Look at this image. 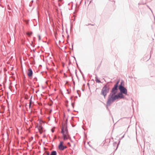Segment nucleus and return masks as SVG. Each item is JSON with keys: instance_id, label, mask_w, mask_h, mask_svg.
I'll return each mask as SVG.
<instances>
[{"instance_id": "nucleus-1", "label": "nucleus", "mask_w": 155, "mask_h": 155, "mask_svg": "<svg viewBox=\"0 0 155 155\" xmlns=\"http://www.w3.org/2000/svg\"><path fill=\"white\" fill-rule=\"evenodd\" d=\"M124 96L123 95V94L120 92H118L117 94H116L114 95L110 99H108L107 101V106H110L111 104L118 99H122L124 98Z\"/></svg>"}, {"instance_id": "nucleus-2", "label": "nucleus", "mask_w": 155, "mask_h": 155, "mask_svg": "<svg viewBox=\"0 0 155 155\" xmlns=\"http://www.w3.org/2000/svg\"><path fill=\"white\" fill-rule=\"evenodd\" d=\"M108 82L105 85L102 89L100 94L104 96V98H105L107 94L109 92L110 87L109 85L108 84Z\"/></svg>"}, {"instance_id": "nucleus-3", "label": "nucleus", "mask_w": 155, "mask_h": 155, "mask_svg": "<svg viewBox=\"0 0 155 155\" xmlns=\"http://www.w3.org/2000/svg\"><path fill=\"white\" fill-rule=\"evenodd\" d=\"M118 89V86L114 85L110 93L108 96V99H110L114 95L116 94L117 92Z\"/></svg>"}, {"instance_id": "nucleus-4", "label": "nucleus", "mask_w": 155, "mask_h": 155, "mask_svg": "<svg viewBox=\"0 0 155 155\" xmlns=\"http://www.w3.org/2000/svg\"><path fill=\"white\" fill-rule=\"evenodd\" d=\"M67 121H68V118H67L65 121L64 124V127L65 128L64 129V131H65V134H68V126H67Z\"/></svg>"}, {"instance_id": "nucleus-5", "label": "nucleus", "mask_w": 155, "mask_h": 155, "mask_svg": "<svg viewBox=\"0 0 155 155\" xmlns=\"http://www.w3.org/2000/svg\"><path fill=\"white\" fill-rule=\"evenodd\" d=\"M33 74V72L32 69L31 68H29L27 74L28 76L31 78L32 77Z\"/></svg>"}, {"instance_id": "nucleus-6", "label": "nucleus", "mask_w": 155, "mask_h": 155, "mask_svg": "<svg viewBox=\"0 0 155 155\" xmlns=\"http://www.w3.org/2000/svg\"><path fill=\"white\" fill-rule=\"evenodd\" d=\"M64 142L63 141H61L58 146L59 149L61 150H63L64 145H63Z\"/></svg>"}, {"instance_id": "nucleus-7", "label": "nucleus", "mask_w": 155, "mask_h": 155, "mask_svg": "<svg viewBox=\"0 0 155 155\" xmlns=\"http://www.w3.org/2000/svg\"><path fill=\"white\" fill-rule=\"evenodd\" d=\"M119 90L120 91V92L124 94L128 95L127 94V89L125 87L123 89H121Z\"/></svg>"}, {"instance_id": "nucleus-8", "label": "nucleus", "mask_w": 155, "mask_h": 155, "mask_svg": "<svg viewBox=\"0 0 155 155\" xmlns=\"http://www.w3.org/2000/svg\"><path fill=\"white\" fill-rule=\"evenodd\" d=\"M39 132L40 134L42 133L43 132V127L42 125H40L38 129Z\"/></svg>"}, {"instance_id": "nucleus-9", "label": "nucleus", "mask_w": 155, "mask_h": 155, "mask_svg": "<svg viewBox=\"0 0 155 155\" xmlns=\"http://www.w3.org/2000/svg\"><path fill=\"white\" fill-rule=\"evenodd\" d=\"M120 141H119V143H117L116 142H115L113 143V146L115 147L116 146V148L115 150H116L117 149V148L118 147L119 144V143H120Z\"/></svg>"}, {"instance_id": "nucleus-10", "label": "nucleus", "mask_w": 155, "mask_h": 155, "mask_svg": "<svg viewBox=\"0 0 155 155\" xmlns=\"http://www.w3.org/2000/svg\"><path fill=\"white\" fill-rule=\"evenodd\" d=\"M64 129L65 128L64 127V124H63V126L61 128V133L62 134H65V131H64Z\"/></svg>"}, {"instance_id": "nucleus-11", "label": "nucleus", "mask_w": 155, "mask_h": 155, "mask_svg": "<svg viewBox=\"0 0 155 155\" xmlns=\"http://www.w3.org/2000/svg\"><path fill=\"white\" fill-rule=\"evenodd\" d=\"M95 79V81L97 82L98 83H101V81L99 80L98 79V77L97 75H96Z\"/></svg>"}, {"instance_id": "nucleus-12", "label": "nucleus", "mask_w": 155, "mask_h": 155, "mask_svg": "<svg viewBox=\"0 0 155 155\" xmlns=\"http://www.w3.org/2000/svg\"><path fill=\"white\" fill-rule=\"evenodd\" d=\"M51 155H57V153L56 151L53 150L51 152Z\"/></svg>"}, {"instance_id": "nucleus-13", "label": "nucleus", "mask_w": 155, "mask_h": 155, "mask_svg": "<svg viewBox=\"0 0 155 155\" xmlns=\"http://www.w3.org/2000/svg\"><path fill=\"white\" fill-rule=\"evenodd\" d=\"M124 85H119L118 86V89L119 90L121 89L124 88H125Z\"/></svg>"}, {"instance_id": "nucleus-14", "label": "nucleus", "mask_w": 155, "mask_h": 155, "mask_svg": "<svg viewBox=\"0 0 155 155\" xmlns=\"http://www.w3.org/2000/svg\"><path fill=\"white\" fill-rule=\"evenodd\" d=\"M63 140H68V139H69L71 140V138L70 136L69 135V136H67L66 137H65V138H63Z\"/></svg>"}, {"instance_id": "nucleus-15", "label": "nucleus", "mask_w": 155, "mask_h": 155, "mask_svg": "<svg viewBox=\"0 0 155 155\" xmlns=\"http://www.w3.org/2000/svg\"><path fill=\"white\" fill-rule=\"evenodd\" d=\"M32 34V31L28 32L26 33V35L29 37H30Z\"/></svg>"}, {"instance_id": "nucleus-16", "label": "nucleus", "mask_w": 155, "mask_h": 155, "mask_svg": "<svg viewBox=\"0 0 155 155\" xmlns=\"http://www.w3.org/2000/svg\"><path fill=\"white\" fill-rule=\"evenodd\" d=\"M32 96L31 97V99L30 100V101H29V108H30L31 107V103L32 102V101H31V99L32 98ZM32 103H33V102H32Z\"/></svg>"}, {"instance_id": "nucleus-17", "label": "nucleus", "mask_w": 155, "mask_h": 155, "mask_svg": "<svg viewBox=\"0 0 155 155\" xmlns=\"http://www.w3.org/2000/svg\"><path fill=\"white\" fill-rule=\"evenodd\" d=\"M120 82V80H117L116 82V83L115 84H114V85H116L117 86H118L119 85L118 84Z\"/></svg>"}, {"instance_id": "nucleus-18", "label": "nucleus", "mask_w": 155, "mask_h": 155, "mask_svg": "<svg viewBox=\"0 0 155 155\" xmlns=\"http://www.w3.org/2000/svg\"><path fill=\"white\" fill-rule=\"evenodd\" d=\"M63 138H65V137H67V136H69V134H63Z\"/></svg>"}, {"instance_id": "nucleus-19", "label": "nucleus", "mask_w": 155, "mask_h": 155, "mask_svg": "<svg viewBox=\"0 0 155 155\" xmlns=\"http://www.w3.org/2000/svg\"><path fill=\"white\" fill-rule=\"evenodd\" d=\"M33 2H34L33 0H32L31 1V2H30L29 4V6L30 7H31L32 6V3H33Z\"/></svg>"}, {"instance_id": "nucleus-20", "label": "nucleus", "mask_w": 155, "mask_h": 155, "mask_svg": "<svg viewBox=\"0 0 155 155\" xmlns=\"http://www.w3.org/2000/svg\"><path fill=\"white\" fill-rule=\"evenodd\" d=\"M124 85V81L123 80H121L120 84L119 85Z\"/></svg>"}, {"instance_id": "nucleus-21", "label": "nucleus", "mask_w": 155, "mask_h": 155, "mask_svg": "<svg viewBox=\"0 0 155 155\" xmlns=\"http://www.w3.org/2000/svg\"><path fill=\"white\" fill-rule=\"evenodd\" d=\"M74 102H72L71 103V105L72 106L73 108H74Z\"/></svg>"}, {"instance_id": "nucleus-22", "label": "nucleus", "mask_w": 155, "mask_h": 155, "mask_svg": "<svg viewBox=\"0 0 155 155\" xmlns=\"http://www.w3.org/2000/svg\"><path fill=\"white\" fill-rule=\"evenodd\" d=\"M39 126L38 124H37V125L35 126V128H38V127H39Z\"/></svg>"}, {"instance_id": "nucleus-23", "label": "nucleus", "mask_w": 155, "mask_h": 155, "mask_svg": "<svg viewBox=\"0 0 155 155\" xmlns=\"http://www.w3.org/2000/svg\"><path fill=\"white\" fill-rule=\"evenodd\" d=\"M78 91H79V90H77V93H78V95H79V97H81V94H80L78 93Z\"/></svg>"}, {"instance_id": "nucleus-24", "label": "nucleus", "mask_w": 155, "mask_h": 155, "mask_svg": "<svg viewBox=\"0 0 155 155\" xmlns=\"http://www.w3.org/2000/svg\"><path fill=\"white\" fill-rule=\"evenodd\" d=\"M29 98L28 96L27 95L25 97V99H28Z\"/></svg>"}, {"instance_id": "nucleus-25", "label": "nucleus", "mask_w": 155, "mask_h": 155, "mask_svg": "<svg viewBox=\"0 0 155 155\" xmlns=\"http://www.w3.org/2000/svg\"><path fill=\"white\" fill-rule=\"evenodd\" d=\"M51 104H50L49 105L50 106H51L52 105V104H53V101H52V100H51Z\"/></svg>"}, {"instance_id": "nucleus-26", "label": "nucleus", "mask_w": 155, "mask_h": 155, "mask_svg": "<svg viewBox=\"0 0 155 155\" xmlns=\"http://www.w3.org/2000/svg\"><path fill=\"white\" fill-rule=\"evenodd\" d=\"M67 148V146L64 145L63 150H64L66 148Z\"/></svg>"}, {"instance_id": "nucleus-27", "label": "nucleus", "mask_w": 155, "mask_h": 155, "mask_svg": "<svg viewBox=\"0 0 155 155\" xmlns=\"http://www.w3.org/2000/svg\"><path fill=\"white\" fill-rule=\"evenodd\" d=\"M101 63L97 67V70H98V69L100 68V66H101Z\"/></svg>"}, {"instance_id": "nucleus-28", "label": "nucleus", "mask_w": 155, "mask_h": 155, "mask_svg": "<svg viewBox=\"0 0 155 155\" xmlns=\"http://www.w3.org/2000/svg\"><path fill=\"white\" fill-rule=\"evenodd\" d=\"M38 40H41V37H40V35H38Z\"/></svg>"}, {"instance_id": "nucleus-29", "label": "nucleus", "mask_w": 155, "mask_h": 155, "mask_svg": "<svg viewBox=\"0 0 155 155\" xmlns=\"http://www.w3.org/2000/svg\"><path fill=\"white\" fill-rule=\"evenodd\" d=\"M67 73H71L69 69V68L68 69V70L67 71Z\"/></svg>"}, {"instance_id": "nucleus-30", "label": "nucleus", "mask_w": 155, "mask_h": 155, "mask_svg": "<svg viewBox=\"0 0 155 155\" xmlns=\"http://www.w3.org/2000/svg\"><path fill=\"white\" fill-rule=\"evenodd\" d=\"M62 67H64V62L62 63Z\"/></svg>"}, {"instance_id": "nucleus-31", "label": "nucleus", "mask_w": 155, "mask_h": 155, "mask_svg": "<svg viewBox=\"0 0 155 155\" xmlns=\"http://www.w3.org/2000/svg\"><path fill=\"white\" fill-rule=\"evenodd\" d=\"M73 43L72 44V48H70L71 49H72V50H73Z\"/></svg>"}, {"instance_id": "nucleus-32", "label": "nucleus", "mask_w": 155, "mask_h": 155, "mask_svg": "<svg viewBox=\"0 0 155 155\" xmlns=\"http://www.w3.org/2000/svg\"><path fill=\"white\" fill-rule=\"evenodd\" d=\"M34 79L36 81H37V78L36 77H35L34 78Z\"/></svg>"}, {"instance_id": "nucleus-33", "label": "nucleus", "mask_w": 155, "mask_h": 155, "mask_svg": "<svg viewBox=\"0 0 155 155\" xmlns=\"http://www.w3.org/2000/svg\"><path fill=\"white\" fill-rule=\"evenodd\" d=\"M47 155H51V154H50L49 152H48L47 153Z\"/></svg>"}, {"instance_id": "nucleus-34", "label": "nucleus", "mask_w": 155, "mask_h": 155, "mask_svg": "<svg viewBox=\"0 0 155 155\" xmlns=\"http://www.w3.org/2000/svg\"><path fill=\"white\" fill-rule=\"evenodd\" d=\"M82 75L83 77V78L84 79H85V78H84V74H82Z\"/></svg>"}, {"instance_id": "nucleus-35", "label": "nucleus", "mask_w": 155, "mask_h": 155, "mask_svg": "<svg viewBox=\"0 0 155 155\" xmlns=\"http://www.w3.org/2000/svg\"><path fill=\"white\" fill-rule=\"evenodd\" d=\"M51 131L52 133H54V130H53L52 129H51Z\"/></svg>"}, {"instance_id": "nucleus-36", "label": "nucleus", "mask_w": 155, "mask_h": 155, "mask_svg": "<svg viewBox=\"0 0 155 155\" xmlns=\"http://www.w3.org/2000/svg\"><path fill=\"white\" fill-rule=\"evenodd\" d=\"M64 75L65 76V77H67V75L65 73H64Z\"/></svg>"}, {"instance_id": "nucleus-37", "label": "nucleus", "mask_w": 155, "mask_h": 155, "mask_svg": "<svg viewBox=\"0 0 155 155\" xmlns=\"http://www.w3.org/2000/svg\"><path fill=\"white\" fill-rule=\"evenodd\" d=\"M80 73H81V74H83L82 72L81 71V70H80Z\"/></svg>"}, {"instance_id": "nucleus-38", "label": "nucleus", "mask_w": 155, "mask_h": 155, "mask_svg": "<svg viewBox=\"0 0 155 155\" xmlns=\"http://www.w3.org/2000/svg\"><path fill=\"white\" fill-rule=\"evenodd\" d=\"M84 89H85V88H84V87L83 88H82V90L83 91H84Z\"/></svg>"}, {"instance_id": "nucleus-39", "label": "nucleus", "mask_w": 155, "mask_h": 155, "mask_svg": "<svg viewBox=\"0 0 155 155\" xmlns=\"http://www.w3.org/2000/svg\"><path fill=\"white\" fill-rule=\"evenodd\" d=\"M31 46H32L33 47H34L35 46V45H32L31 44Z\"/></svg>"}, {"instance_id": "nucleus-40", "label": "nucleus", "mask_w": 155, "mask_h": 155, "mask_svg": "<svg viewBox=\"0 0 155 155\" xmlns=\"http://www.w3.org/2000/svg\"><path fill=\"white\" fill-rule=\"evenodd\" d=\"M125 135V134L121 137V139H122V138H123L124 137V136Z\"/></svg>"}, {"instance_id": "nucleus-41", "label": "nucleus", "mask_w": 155, "mask_h": 155, "mask_svg": "<svg viewBox=\"0 0 155 155\" xmlns=\"http://www.w3.org/2000/svg\"><path fill=\"white\" fill-rule=\"evenodd\" d=\"M68 144L69 145V146H70V143L69 142H68Z\"/></svg>"}, {"instance_id": "nucleus-42", "label": "nucleus", "mask_w": 155, "mask_h": 155, "mask_svg": "<svg viewBox=\"0 0 155 155\" xmlns=\"http://www.w3.org/2000/svg\"><path fill=\"white\" fill-rule=\"evenodd\" d=\"M106 105H107V104H106ZM108 106H107V110H109V108H108Z\"/></svg>"}, {"instance_id": "nucleus-43", "label": "nucleus", "mask_w": 155, "mask_h": 155, "mask_svg": "<svg viewBox=\"0 0 155 155\" xmlns=\"http://www.w3.org/2000/svg\"><path fill=\"white\" fill-rule=\"evenodd\" d=\"M73 84L74 85V86L75 85V83L74 81H73Z\"/></svg>"}, {"instance_id": "nucleus-44", "label": "nucleus", "mask_w": 155, "mask_h": 155, "mask_svg": "<svg viewBox=\"0 0 155 155\" xmlns=\"http://www.w3.org/2000/svg\"><path fill=\"white\" fill-rule=\"evenodd\" d=\"M62 0H58V2H61Z\"/></svg>"}, {"instance_id": "nucleus-45", "label": "nucleus", "mask_w": 155, "mask_h": 155, "mask_svg": "<svg viewBox=\"0 0 155 155\" xmlns=\"http://www.w3.org/2000/svg\"><path fill=\"white\" fill-rule=\"evenodd\" d=\"M35 37H34L33 38V39H33V40H34V41H35Z\"/></svg>"}, {"instance_id": "nucleus-46", "label": "nucleus", "mask_w": 155, "mask_h": 155, "mask_svg": "<svg viewBox=\"0 0 155 155\" xmlns=\"http://www.w3.org/2000/svg\"><path fill=\"white\" fill-rule=\"evenodd\" d=\"M33 41H31V44L33 45Z\"/></svg>"}, {"instance_id": "nucleus-47", "label": "nucleus", "mask_w": 155, "mask_h": 155, "mask_svg": "<svg viewBox=\"0 0 155 155\" xmlns=\"http://www.w3.org/2000/svg\"><path fill=\"white\" fill-rule=\"evenodd\" d=\"M69 35H67V38H69Z\"/></svg>"}, {"instance_id": "nucleus-48", "label": "nucleus", "mask_w": 155, "mask_h": 155, "mask_svg": "<svg viewBox=\"0 0 155 155\" xmlns=\"http://www.w3.org/2000/svg\"><path fill=\"white\" fill-rule=\"evenodd\" d=\"M91 24H88V25H91Z\"/></svg>"}, {"instance_id": "nucleus-49", "label": "nucleus", "mask_w": 155, "mask_h": 155, "mask_svg": "<svg viewBox=\"0 0 155 155\" xmlns=\"http://www.w3.org/2000/svg\"><path fill=\"white\" fill-rule=\"evenodd\" d=\"M87 85L89 86V83H87Z\"/></svg>"}, {"instance_id": "nucleus-50", "label": "nucleus", "mask_w": 155, "mask_h": 155, "mask_svg": "<svg viewBox=\"0 0 155 155\" xmlns=\"http://www.w3.org/2000/svg\"><path fill=\"white\" fill-rule=\"evenodd\" d=\"M32 51L34 52H35V50L34 49H33V50H32Z\"/></svg>"}, {"instance_id": "nucleus-51", "label": "nucleus", "mask_w": 155, "mask_h": 155, "mask_svg": "<svg viewBox=\"0 0 155 155\" xmlns=\"http://www.w3.org/2000/svg\"><path fill=\"white\" fill-rule=\"evenodd\" d=\"M73 111H74V112H78V111H76L75 110H74Z\"/></svg>"}, {"instance_id": "nucleus-52", "label": "nucleus", "mask_w": 155, "mask_h": 155, "mask_svg": "<svg viewBox=\"0 0 155 155\" xmlns=\"http://www.w3.org/2000/svg\"><path fill=\"white\" fill-rule=\"evenodd\" d=\"M39 91V90H38V91H36V93H37Z\"/></svg>"}, {"instance_id": "nucleus-53", "label": "nucleus", "mask_w": 155, "mask_h": 155, "mask_svg": "<svg viewBox=\"0 0 155 155\" xmlns=\"http://www.w3.org/2000/svg\"><path fill=\"white\" fill-rule=\"evenodd\" d=\"M91 26H94V24H91Z\"/></svg>"}, {"instance_id": "nucleus-54", "label": "nucleus", "mask_w": 155, "mask_h": 155, "mask_svg": "<svg viewBox=\"0 0 155 155\" xmlns=\"http://www.w3.org/2000/svg\"><path fill=\"white\" fill-rule=\"evenodd\" d=\"M75 98H78V97H77V96H76L75 97Z\"/></svg>"}, {"instance_id": "nucleus-55", "label": "nucleus", "mask_w": 155, "mask_h": 155, "mask_svg": "<svg viewBox=\"0 0 155 155\" xmlns=\"http://www.w3.org/2000/svg\"><path fill=\"white\" fill-rule=\"evenodd\" d=\"M74 58L75 60L76 61V60L75 58V57H74Z\"/></svg>"}, {"instance_id": "nucleus-56", "label": "nucleus", "mask_w": 155, "mask_h": 155, "mask_svg": "<svg viewBox=\"0 0 155 155\" xmlns=\"http://www.w3.org/2000/svg\"><path fill=\"white\" fill-rule=\"evenodd\" d=\"M68 111H70V109H68Z\"/></svg>"}, {"instance_id": "nucleus-57", "label": "nucleus", "mask_w": 155, "mask_h": 155, "mask_svg": "<svg viewBox=\"0 0 155 155\" xmlns=\"http://www.w3.org/2000/svg\"><path fill=\"white\" fill-rule=\"evenodd\" d=\"M44 137H46V136L45 135L44 136Z\"/></svg>"}, {"instance_id": "nucleus-58", "label": "nucleus", "mask_w": 155, "mask_h": 155, "mask_svg": "<svg viewBox=\"0 0 155 155\" xmlns=\"http://www.w3.org/2000/svg\"><path fill=\"white\" fill-rule=\"evenodd\" d=\"M72 97H70V99L71 100H72Z\"/></svg>"}, {"instance_id": "nucleus-59", "label": "nucleus", "mask_w": 155, "mask_h": 155, "mask_svg": "<svg viewBox=\"0 0 155 155\" xmlns=\"http://www.w3.org/2000/svg\"><path fill=\"white\" fill-rule=\"evenodd\" d=\"M58 5H59V6H60L61 5L59 4H58Z\"/></svg>"}, {"instance_id": "nucleus-60", "label": "nucleus", "mask_w": 155, "mask_h": 155, "mask_svg": "<svg viewBox=\"0 0 155 155\" xmlns=\"http://www.w3.org/2000/svg\"><path fill=\"white\" fill-rule=\"evenodd\" d=\"M70 93V92H68V94H69Z\"/></svg>"}, {"instance_id": "nucleus-61", "label": "nucleus", "mask_w": 155, "mask_h": 155, "mask_svg": "<svg viewBox=\"0 0 155 155\" xmlns=\"http://www.w3.org/2000/svg\"><path fill=\"white\" fill-rule=\"evenodd\" d=\"M31 138H32V139H33V137H31Z\"/></svg>"}, {"instance_id": "nucleus-62", "label": "nucleus", "mask_w": 155, "mask_h": 155, "mask_svg": "<svg viewBox=\"0 0 155 155\" xmlns=\"http://www.w3.org/2000/svg\"><path fill=\"white\" fill-rule=\"evenodd\" d=\"M72 80H73V77H72Z\"/></svg>"}, {"instance_id": "nucleus-63", "label": "nucleus", "mask_w": 155, "mask_h": 155, "mask_svg": "<svg viewBox=\"0 0 155 155\" xmlns=\"http://www.w3.org/2000/svg\"><path fill=\"white\" fill-rule=\"evenodd\" d=\"M48 119H49V120H50V117H48Z\"/></svg>"}, {"instance_id": "nucleus-64", "label": "nucleus", "mask_w": 155, "mask_h": 155, "mask_svg": "<svg viewBox=\"0 0 155 155\" xmlns=\"http://www.w3.org/2000/svg\"><path fill=\"white\" fill-rule=\"evenodd\" d=\"M33 91H34V89H33Z\"/></svg>"}]
</instances>
